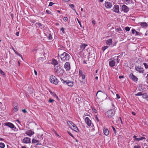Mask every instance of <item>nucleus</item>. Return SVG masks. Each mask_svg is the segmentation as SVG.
Returning a JSON list of instances; mask_svg holds the SVG:
<instances>
[{"label": "nucleus", "instance_id": "423d86ee", "mask_svg": "<svg viewBox=\"0 0 148 148\" xmlns=\"http://www.w3.org/2000/svg\"><path fill=\"white\" fill-rule=\"evenodd\" d=\"M62 82L66 84H67V85L70 86H72L74 85L73 82L71 81L66 80L64 81L62 79H61Z\"/></svg>", "mask_w": 148, "mask_h": 148}, {"label": "nucleus", "instance_id": "20e7f679", "mask_svg": "<svg viewBox=\"0 0 148 148\" xmlns=\"http://www.w3.org/2000/svg\"><path fill=\"white\" fill-rule=\"evenodd\" d=\"M55 73L58 75H62L63 74V71L60 66H56L54 69Z\"/></svg>", "mask_w": 148, "mask_h": 148}, {"label": "nucleus", "instance_id": "603ef678", "mask_svg": "<svg viewBox=\"0 0 148 148\" xmlns=\"http://www.w3.org/2000/svg\"><path fill=\"white\" fill-rule=\"evenodd\" d=\"M68 20V18L67 17H65L64 18V20L65 21H66Z\"/></svg>", "mask_w": 148, "mask_h": 148}, {"label": "nucleus", "instance_id": "58836bf2", "mask_svg": "<svg viewBox=\"0 0 148 148\" xmlns=\"http://www.w3.org/2000/svg\"><path fill=\"white\" fill-rule=\"evenodd\" d=\"M70 7L73 9V8H74V5L73 4H70V5H69ZM74 10H75V9H74Z\"/></svg>", "mask_w": 148, "mask_h": 148}, {"label": "nucleus", "instance_id": "2eb2a0df", "mask_svg": "<svg viewBox=\"0 0 148 148\" xmlns=\"http://www.w3.org/2000/svg\"><path fill=\"white\" fill-rule=\"evenodd\" d=\"M71 129L74 130V131L77 132H79V130L77 128V127L76 126V125L74 124V125H72L71 127H70Z\"/></svg>", "mask_w": 148, "mask_h": 148}, {"label": "nucleus", "instance_id": "0eeeda50", "mask_svg": "<svg viewBox=\"0 0 148 148\" xmlns=\"http://www.w3.org/2000/svg\"><path fill=\"white\" fill-rule=\"evenodd\" d=\"M112 10L115 13H119V5H114L112 9Z\"/></svg>", "mask_w": 148, "mask_h": 148}, {"label": "nucleus", "instance_id": "cd10ccee", "mask_svg": "<svg viewBox=\"0 0 148 148\" xmlns=\"http://www.w3.org/2000/svg\"><path fill=\"white\" fill-rule=\"evenodd\" d=\"M114 58H115V59L116 60L117 62L118 63L119 62L120 59L121 58V56H119L116 57V56Z\"/></svg>", "mask_w": 148, "mask_h": 148}, {"label": "nucleus", "instance_id": "393cba45", "mask_svg": "<svg viewBox=\"0 0 148 148\" xmlns=\"http://www.w3.org/2000/svg\"><path fill=\"white\" fill-rule=\"evenodd\" d=\"M125 3L127 4H130L132 3V1L131 0H122Z\"/></svg>", "mask_w": 148, "mask_h": 148}, {"label": "nucleus", "instance_id": "0e129e2a", "mask_svg": "<svg viewBox=\"0 0 148 148\" xmlns=\"http://www.w3.org/2000/svg\"><path fill=\"white\" fill-rule=\"evenodd\" d=\"M92 23L93 25H95V21H94L93 20L92 21Z\"/></svg>", "mask_w": 148, "mask_h": 148}, {"label": "nucleus", "instance_id": "412c9836", "mask_svg": "<svg viewBox=\"0 0 148 148\" xmlns=\"http://www.w3.org/2000/svg\"><path fill=\"white\" fill-rule=\"evenodd\" d=\"M112 39H108L106 41V44L109 46L112 45Z\"/></svg>", "mask_w": 148, "mask_h": 148}, {"label": "nucleus", "instance_id": "4468645a", "mask_svg": "<svg viewBox=\"0 0 148 148\" xmlns=\"http://www.w3.org/2000/svg\"><path fill=\"white\" fill-rule=\"evenodd\" d=\"M64 68L66 71H69L70 69V66L69 63L66 62L65 63L64 65Z\"/></svg>", "mask_w": 148, "mask_h": 148}, {"label": "nucleus", "instance_id": "f257e3e1", "mask_svg": "<svg viewBox=\"0 0 148 148\" xmlns=\"http://www.w3.org/2000/svg\"><path fill=\"white\" fill-rule=\"evenodd\" d=\"M96 95L97 98H101L105 99H107V94L104 91H101V90L98 91Z\"/></svg>", "mask_w": 148, "mask_h": 148}, {"label": "nucleus", "instance_id": "72a5a7b5", "mask_svg": "<svg viewBox=\"0 0 148 148\" xmlns=\"http://www.w3.org/2000/svg\"><path fill=\"white\" fill-rule=\"evenodd\" d=\"M108 47V46H105L102 47V50L103 52L104 51L107 49Z\"/></svg>", "mask_w": 148, "mask_h": 148}, {"label": "nucleus", "instance_id": "c9c22d12", "mask_svg": "<svg viewBox=\"0 0 148 148\" xmlns=\"http://www.w3.org/2000/svg\"><path fill=\"white\" fill-rule=\"evenodd\" d=\"M116 32H119L120 31H122V30L121 29L120 27H118L116 29Z\"/></svg>", "mask_w": 148, "mask_h": 148}, {"label": "nucleus", "instance_id": "c756f323", "mask_svg": "<svg viewBox=\"0 0 148 148\" xmlns=\"http://www.w3.org/2000/svg\"><path fill=\"white\" fill-rule=\"evenodd\" d=\"M142 97L144 99H147L148 95H147V94L146 93H144L143 94H142Z\"/></svg>", "mask_w": 148, "mask_h": 148}, {"label": "nucleus", "instance_id": "09e8293b", "mask_svg": "<svg viewBox=\"0 0 148 148\" xmlns=\"http://www.w3.org/2000/svg\"><path fill=\"white\" fill-rule=\"evenodd\" d=\"M54 4V3H53L52 2H50V3L49 5V6H52L53 4Z\"/></svg>", "mask_w": 148, "mask_h": 148}, {"label": "nucleus", "instance_id": "37998d69", "mask_svg": "<svg viewBox=\"0 0 148 148\" xmlns=\"http://www.w3.org/2000/svg\"><path fill=\"white\" fill-rule=\"evenodd\" d=\"M51 95L54 97H56L57 98H58V96L56 95V94L54 93H52Z\"/></svg>", "mask_w": 148, "mask_h": 148}, {"label": "nucleus", "instance_id": "ddd939ff", "mask_svg": "<svg viewBox=\"0 0 148 148\" xmlns=\"http://www.w3.org/2000/svg\"><path fill=\"white\" fill-rule=\"evenodd\" d=\"M23 142L24 143H29L31 142L30 139L28 137H25L23 140Z\"/></svg>", "mask_w": 148, "mask_h": 148}, {"label": "nucleus", "instance_id": "bb28decb", "mask_svg": "<svg viewBox=\"0 0 148 148\" xmlns=\"http://www.w3.org/2000/svg\"><path fill=\"white\" fill-rule=\"evenodd\" d=\"M67 124L70 127L72 125H74V123L72 121H67Z\"/></svg>", "mask_w": 148, "mask_h": 148}, {"label": "nucleus", "instance_id": "4be33fe9", "mask_svg": "<svg viewBox=\"0 0 148 148\" xmlns=\"http://www.w3.org/2000/svg\"><path fill=\"white\" fill-rule=\"evenodd\" d=\"M14 112H16L18 111V105L16 103H14Z\"/></svg>", "mask_w": 148, "mask_h": 148}, {"label": "nucleus", "instance_id": "6e6d98bb", "mask_svg": "<svg viewBox=\"0 0 148 148\" xmlns=\"http://www.w3.org/2000/svg\"><path fill=\"white\" fill-rule=\"evenodd\" d=\"M68 133L72 137H73V134H71L70 132H68Z\"/></svg>", "mask_w": 148, "mask_h": 148}, {"label": "nucleus", "instance_id": "a878e982", "mask_svg": "<svg viewBox=\"0 0 148 148\" xmlns=\"http://www.w3.org/2000/svg\"><path fill=\"white\" fill-rule=\"evenodd\" d=\"M51 64L54 65H56L58 64V63L57 60L55 59H53L52 60Z\"/></svg>", "mask_w": 148, "mask_h": 148}, {"label": "nucleus", "instance_id": "5fc2aeb1", "mask_svg": "<svg viewBox=\"0 0 148 148\" xmlns=\"http://www.w3.org/2000/svg\"><path fill=\"white\" fill-rule=\"evenodd\" d=\"M77 21H78V23H79V24L80 25V26L81 27V23L80 21H79V20L78 19V18H77Z\"/></svg>", "mask_w": 148, "mask_h": 148}, {"label": "nucleus", "instance_id": "bf43d9fd", "mask_svg": "<svg viewBox=\"0 0 148 148\" xmlns=\"http://www.w3.org/2000/svg\"><path fill=\"white\" fill-rule=\"evenodd\" d=\"M19 32H17L16 33V35L17 36H19Z\"/></svg>", "mask_w": 148, "mask_h": 148}, {"label": "nucleus", "instance_id": "49530a36", "mask_svg": "<svg viewBox=\"0 0 148 148\" xmlns=\"http://www.w3.org/2000/svg\"><path fill=\"white\" fill-rule=\"evenodd\" d=\"M54 101L53 99H51L50 98L49 100V103H52L53 101Z\"/></svg>", "mask_w": 148, "mask_h": 148}, {"label": "nucleus", "instance_id": "338daca9", "mask_svg": "<svg viewBox=\"0 0 148 148\" xmlns=\"http://www.w3.org/2000/svg\"><path fill=\"white\" fill-rule=\"evenodd\" d=\"M34 73H35V75H37V72H36V70H34Z\"/></svg>", "mask_w": 148, "mask_h": 148}, {"label": "nucleus", "instance_id": "3c124183", "mask_svg": "<svg viewBox=\"0 0 148 148\" xmlns=\"http://www.w3.org/2000/svg\"><path fill=\"white\" fill-rule=\"evenodd\" d=\"M135 33H136L135 35L138 36V35H140V33H139V32L136 31Z\"/></svg>", "mask_w": 148, "mask_h": 148}, {"label": "nucleus", "instance_id": "774afa93", "mask_svg": "<svg viewBox=\"0 0 148 148\" xmlns=\"http://www.w3.org/2000/svg\"><path fill=\"white\" fill-rule=\"evenodd\" d=\"M14 52H15V53L17 55H18V54H19L15 50H14Z\"/></svg>", "mask_w": 148, "mask_h": 148}, {"label": "nucleus", "instance_id": "5701e85b", "mask_svg": "<svg viewBox=\"0 0 148 148\" xmlns=\"http://www.w3.org/2000/svg\"><path fill=\"white\" fill-rule=\"evenodd\" d=\"M87 46V45L86 44H81L80 45V48L81 50H83L84 49L85 47Z\"/></svg>", "mask_w": 148, "mask_h": 148}, {"label": "nucleus", "instance_id": "6e6552de", "mask_svg": "<svg viewBox=\"0 0 148 148\" xmlns=\"http://www.w3.org/2000/svg\"><path fill=\"white\" fill-rule=\"evenodd\" d=\"M135 70L140 73H143L144 71L143 68L140 66H135Z\"/></svg>", "mask_w": 148, "mask_h": 148}, {"label": "nucleus", "instance_id": "a19ab883", "mask_svg": "<svg viewBox=\"0 0 148 148\" xmlns=\"http://www.w3.org/2000/svg\"><path fill=\"white\" fill-rule=\"evenodd\" d=\"M36 20H34V19H31L30 21V22H31L32 23H35V22H36Z\"/></svg>", "mask_w": 148, "mask_h": 148}, {"label": "nucleus", "instance_id": "de8ad7c7", "mask_svg": "<svg viewBox=\"0 0 148 148\" xmlns=\"http://www.w3.org/2000/svg\"><path fill=\"white\" fill-rule=\"evenodd\" d=\"M46 11V12H47V13L48 14H50L51 13V12L50 10H47Z\"/></svg>", "mask_w": 148, "mask_h": 148}, {"label": "nucleus", "instance_id": "6ab92c4d", "mask_svg": "<svg viewBox=\"0 0 148 148\" xmlns=\"http://www.w3.org/2000/svg\"><path fill=\"white\" fill-rule=\"evenodd\" d=\"M109 66L110 67H113L115 65V62L113 60H110L109 62Z\"/></svg>", "mask_w": 148, "mask_h": 148}, {"label": "nucleus", "instance_id": "9d476101", "mask_svg": "<svg viewBox=\"0 0 148 148\" xmlns=\"http://www.w3.org/2000/svg\"><path fill=\"white\" fill-rule=\"evenodd\" d=\"M121 9L124 13H127L129 10V8L125 5H123L122 6Z\"/></svg>", "mask_w": 148, "mask_h": 148}, {"label": "nucleus", "instance_id": "f704fd0d", "mask_svg": "<svg viewBox=\"0 0 148 148\" xmlns=\"http://www.w3.org/2000/svg\"><path fill=\"white\" fill-rule=\"evenodd\" d=\"M5 146V145L3 143H0V147L1 148H4Z\"/></svg>", "mask_w": 148, "mask_h": 148}, {"label": "nucleus", "instance_id": "dca6fc26", "mask_svg": "<svg viewBox=\"0 0 148 148\" xmlns=\"http://www.w3.org/2000/svg\"><path fill=\"white\" fill-rule=\"evenodd\" d=\"M4 124L5 125L13 129L14 127V125L11 123L8 122L5 123Z\"/></svg>", "mask_w": 148, "mask_h": 148}, {"label": "nucleus", "instance_id": "c03bdc74", "mask_svg": "<svg viewBox=\"0 0 148 148\" xmlns=\"http://www.w3.org/2000/svg\"><path fill=\"white\" fill-rule=\"evenodd\" d=\"M0 73L2 75H4L5 74L2 70L0 69Z\"/></svg>", "mask_w": 148, "mask_h": 148}, {"label": "nucleus", "instance_id": "a211bd4d", "mask_svg": "<svg viewBox=\"0 0 148 148\" xmlns=\"http://www.w3.org/2000/svg\"><path fill=\"white\" fill-rule=\"evenodd\" d=\"M105 6L107 8H110L112 7V4L110 2H106Z\"/></svg>", "mask_w": 148, "mask_h": 148}, {"label": "nucleus", "instance_id": "13d9d810", "mask_svg": "<svg viewBox=\"0 0 148 148\" xmlns=\"http://www.w3.org/2000/svg\"><path fill=\"white\" fill-rule=\"evenodd\" d=\"M134 148H140V146H135L134 147Z\"/></svg>", "mask_w": 148, "mask_h": 148}, {"label": "nucleus", "instance_id": "e433bc0d", "mask_svg": "<svg viewBox=\"0 0 148 148\" xmlns=\"http://www.w3.org/2000/svg\"><path fill=\"white\" fill-rule=\"evenodd\" d=\"M142 95V93L141 92H138L137 94H135L136 96H141Z\"/></svg>", "mask_w": 148, "mask_h": 148}, {"label": "nucleus", "instance_id": "f03ea898", "mask_svg": "<svg viewBox=\"0 0 148 148\" xmlns=\"http://www.w3.org/2000/svg\"><path fill=\"white\" fill-rule=\"evenodd\" d=\"M115 111L113 109L108 110L106 113V117L109 119H114L113 116L115 114Z\"/></svg>", "mask_w": 148, "mask_h": 148}, {"label": "nucleus", "instance_id": "052dcab7", "mask_svg": "<svg viewBox=\"0 0 148 148\" xmlns=\"http://www.w3.org/2000/svg\"><path fill=\"white\" fill-rule=\"evenodd\" d=\"M133 138H135V139L134 140L135 141H136V138H136V136L135 135H134L133 136Z\"/></svg>", "mask_w": 148, "mask_h": 148}, {"label": "nucleus", "instance_id": "4d7b16f0", "mask_svg": "<svg viewBox=\"0 0 148 148\" xmlns=\"http://www.w3.org/2000/svg\"><path fill=\"white\" fill-rule=\"evenodd\" d=\"M116 96L117 98L118 99H119L120 98V96H119V95L118 94H116Z\"/></svg>", "mask_w": 148, "mask_h": 148}, {"label": "nucleus", "instance_id": "8fccbe9b", "mask_svg": "<svg viewBox=\"0 0 148 148\" xmlns=\"http://www.w3.org/2000/svg\"><path fill=\"white\" fill-rule=\"evenodd\" d=\"M136 31L134 29H133L132 30V32L133 34H134L135 32H136Z\"/></svg>", "mask_w": 148, "mask_h": 148}, {"label": "nucleus", "instance_id": "c85d7f7f", "mask_svg": "<svg viewBox=\"0 0 148 148\" xmlns=\"http://www.w3.org/2000/svg\"><path fill=\"white\" fill-rule=\"evenodd\" d=\"M146 138L145 137H142L140 138H136V141H139L140 140H142L144 139H145Z\"/></svg>", "mask_w": 148, "mask_h": 148}, {"label": "nucleus", "instance_id": "aec40b11", "mask_svg": "<svg viewBox=\"0 0 148 148\" xmlns=\"http://www.w3.org/2000/svg\"><path fill=\"white\" fill-rule=\"evenodd\" d=\"M138 24L143 27H147L148 25L147 23L146 22H140L138 23Z\"/></svg>", "mask_w": 148, "mask_h": 148}, {"label": "nucleus", "instance_id": "4c0bfd02", "mask_svg": "<svg viewBox=\"0 0 148 148\" xmlns=\"http://www.w3.org/2000/svg\"><path fill=\"white\" fill-rule=\"evenodd\" d=\"M48 38L49 40H51L52 39V37L51 34H49Z\"/></svg>", "mask_w": 148, "mask_h": 148}, {"label": "nucleus", "instance_id": "a18cd8bd", "mask_svg": "<svg viewBox=\"0 0 148 148\" xmlns=\"http://www.w3.org/2000/svg\"><path fill=\"white\" fill-rule=\"evenodd\" d=\"M60 30L62 31L63 33H64V29L63 27H61L60 29Z\"/></svg>", "mask_w": 148, "mask_h": 148}, {"label": "nucleus", "instance_id": "7ed1b4c3", "mask_svg": "<svg viewBox=\"0 0 148 148\" xmlns=\"http://www.w3.org/2000/svg\"><path fill=\"white\" fill-rule=\"evenodd\" d=\"M60 57L62 61L65 62L69 60L70 56L69 54L64 52L63 53L60 55Z\"/></svg>", "mask_w": 148, "mask_h": 148}, {"label": "nucleus", "instance_id": "1a4fd4ad", "mask_svg": "<svg viewBox=\"0 0 148 148\" xmlns=\"http://www.w3.org/2000/svg\"><path fill=\"white\" fill-rule=\"evenodd\" d=\"M129 77L134 82H136L138 79V78L132 73L130 74Z\"/></svg>", "mask_w": 148, "mask_h": 148}, {"label": "nucleus", "instance_id": "7c9ffc66", "mask_svg": "<svg viewBox=\"0 0 148 148\" xmlns=\"http://www.w3.org/2000/svg\"><path fill=\"white\" fill-rule=\"evenodd\" d=\"M35 25L36 26V27H40L41 26H42V24L40 23H36L35 24Z\"/></svg>", "mask_w": 148, "mask_h": 148}, {"label": "nucleus", "instance_id": "e2e57ef3", "mask_svg": "<svg viewBox=\"0 0 148 148\" xmlns=\"http://www.w3.org/2000/svg\"><path fill=\"white\" fill-rule=\"evenodd\" d=\"M112 127V129H113L114 132H115H115H116L115 129L114 127Z\"/></svg>", "mask_w": 148, "mask_h": 148}, {"label": "nucleus", "instance_id": "f3484780", "mask_svg": "<svg viewBox=\"0 0 148 148\" xmlns=\"http://www.w3.org/2000/svg\"><path fill=\"white\" fill-rule=\"evenodd\" d=\"M34 133L33 131L30 130L27 131L25 133L26 134L30 137H31Z\"/></svg>", "mask_w": 148, "mask_h": 148}, {"label": "nucleus", "instance_id": "b1692460", "mask_svg": "<svg viewBox=\"0 0 148 148\" xmlns=\"http://www.w3.org/2000/svg\"><path fill=\"white\" fill-rule=\"evenodd\" d=\"M103 132L104 134L106 136H108L109 134V131L107 129H103Z\"/></svg>", "mask_w": 148, "mask_h": 148}, {"label": "nucleus", "instance_id": "473e14b6", "mask_svg": "<svg viewBox=\"0 0 148 148\" xmlns=\"http://www.w3.org/2000/svg\"><path fill=\"white\" fill-rule=\"evenodd\" d=\"M144 77H145L147 81H148V73H145L143 75Z\"/></svg>", "mask_w": 148, "mask_h": 148}, {"label": "nucleus", "instance_id": "69168bd1", "mask_svg": "<svg viewBox=\"0 0 148 148\" xmlns=\"http://www.w3.org/2000/svg\"><path fill=\"white\" fill-rule=\"evenodd\" d=\"M70 0H63V1L65 2H66L69 1Z\"/></svg>", "mask_w": 148, "mask_h": 148}, {"label": "nucleus", "instance_id": "680f3d73", "mask_svg": "<svg viewBox=\"0 0 148 148\" xmlns=\"http://www.w3.org/2000/svg\"><path fill=\"white\" fill-rule=\"evenodd\" d=\"M123 78V76H119V79H121Z\"/></svg>", "mask_w": 148, "mask_h": 148}, {"label": "nucleus", "instance_id": "2f4dec72", "mask_svg": "<svg viewBox=\"0 0 148 148\" xmlns=\"http://www.w3.org/2000/svg\"><path fill=\"white\" fill-rule=\"evenodd\" d=\"M39 142L38 140L33 139L32 141V143H36Z\"/></svg>", "mask_w": 148, "mask_h": 148}, {"label": "nucleus", "instance_id": "9b49d317", "mask_svg": "<svg viewBox=\"0 0 148 148\" xmlns=\"http://www.w3.org/2000/svg\"><path fill=\"white\" fill-rule=\"evenodd\" d=\"M85 122L88 126H90L91 125V121L88 117L85 118Z\"/></svg>", "mask_w": 148, "mask_h": 148}, {"label": "nucleus", "instance_id": "39448f33", "mask_svg": "<svg viewBox=\"0 0 148 148\" xmlns=\"http://www.w3.org/2000/svg\"><path fill=\"white\" fill-rule=\"evenodd\" d=\"M49 80L51 83L55 85H57L58 82V81L56 77L53 75H51L50 76Z\"/></svg>", "mask_w": 148, "mask_h": 148}, {"label": "nucleus", "instance_id": "79ce46f5", "mask_svg": "<svg viewBox=\"0 0 148 148\" xmlns=\"http://www.w3.org/2000/svg\"><path fill=\"white\" fill-rule=\"evenodd\" d=\"M125 29L127 31H129L130 30V28L128 27H126L125 28Z\"/></svg>", "mask_w": 148, "mask_h": 148}, {"label": "nucleus", "instance_id": "f8f14e48", "mask_svg": "<svg viewBox=\"0 0 148 148\" xmlns=\"http://www.w3.org/2000/svg\"><path fill=\"white\" fill-rule=\"evenodd\" d=\"M85 73L82 72V71L80 70H79V75L80 78H82V79H84L85 78Z\"/></svg>", "mask_w": 148, "mask_h": 148}, {"label": "nucleus", "instance_id": "ea45409f", "mask_svg": "<svg viewBox=\"0 0 148 148\" xmlns=\"http://www.w3.org/2000/svg\"><path fill=\"white\" fill-rule=\"evenodd\" d=\"M143 65H144L145 68L146 69L148 68V65L146 63H145L144 62L143 63Z\"/></svg>", "mask_w": 148, "mask_h": 148}, {"label": "nucleus", "instance_id": "864d4df0", "mask_svg": "<svg viewBox=\"0 0 148 148\" xmlns=\"http://www.w3.org/2000/svg\"><path fill=\"white\" fill-rule=\"evenodd\" d=\"M22 111L24 113H25L27 112V111L25 110V109H23L22 110Z\"/></svg>", "mask_w": 148, "mask_h": 148}]
</instances>
